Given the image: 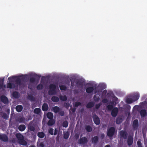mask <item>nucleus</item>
Listing matches in <instances>:
<instances>
[{"mask_svg": "<svg viewBox=\"0 0 147 147\" xmlns=\"http://www.w3.org/2000/svg\"><path fill=\"white\" fill-rule=\"evenodd\" d=\"M28 129L31 131H34L35 129L34 127L32 125H30L29 126Z\"/></svg>", "mask_w": 147, "mask_h": 147, "instance_id": "nucleus-44", "label": "nucleus"}, {"mask_svg": "<svg viewBox=\"0 0 147 147\" xmlns=\"http://www.w3.org/2000/svg\"><path fill=\"white\" fill-rule=\"evenodd\" d=\"M138 146L142 145V144L141 143L140 140H139L137 142Z\"/></svg>", "mask_w": 147, "mask_h": 147, "instance_id": "nucleus-52", "label": "nucleus"}, {"mask_svg": "<svg viewBox=\"0 0 147 147\" xmlns=\"http://www.w3.org/2000/svg\"><path fill=\"white\" fill-rule=\"evenodd\" d=\"M139 125L138 121V119H135L133 121L132 127L134 129H137Z\"/></svg>", "mask_w": 147, "mask_h": 147, "instance_id": "nucleus-11", "label": "nucleus"}, {"mask_svg": "<svg viewBox=\"0 0 147 147\" xmlns=\"http://www.w3.org/2000/svg\"><path fill=\"white\" fill-rule=\"evenodd\" d=\"M26 126L24 125H21L18 127V129L21 131H24L26 129Z\"/></svg>", "mask_w": 147, "mask_h": 147, "instance_id": "nucleus-21", "label": "nucleus"}, {"mask_svg": "<svg viewBox=\"0 0 147 147\" xmlns=\"http://www.w3.org/2000/svg\"><path fill=\"white\" fill-rule=\"evenodd\" d=\"M29 147H36V146L34 145H32V146H31Z\"/></svg>", "mask_w": 147, "mask_h": 147, "instance_id": "nucleus-61", "label": "nucleus"}, {"mask_svg": "<svg viewBox=\"0 0 147 147\" xmlns=\"http://www.w3.org/2000/svg\"><path fill=\"white\" fill-rule=\"evenodd\" d=\"M139 94L138 93H136L133 95L132 99H133L134 101H135L139 98Z\"/></svg>", "mask_w": 147, "mask_h": 147, "instance_id": "nucleus-19", "label": "nucleus"}, {"mask_svg": "<svg viewBox=\"0 0 147 147\" xmlns=\"http://www.w3.org/2000/svg\"><path fill=\"white\" fill-rule=\"evenodd\" d=\"M134 138L133 136L129 135L128 136L127 140V143L128 145L131 146L133 143Z\"/></svg>", "mask_w": 147, "mask_h": 147, "instance_id": "nucleus-9", "label": "nucleus"}, {"mask_svg": "<svg viewBox=\"0 0 147 147\" xmlns=\"http://www.w3.org/2000/svg\"><path fill=\"white\" fill-rule=\"evenodd\" d=\"M76 108L75 107H74V108L72 110V111L73 113L76 110Z\"/></svg>", "mask_w": 147, "mask_h": 147, "instance_id": "nucleus-59", "label": "nucleus"}, {"mask_svg": "<svg viewBox=\"0 0 147 147\" xmlns=\"http://www.w3.org/2000/svg\"><path fill=\"white\" fill-rule=\"evenodd\" d=\"M105 147H111L110 145H107L105 146Z\"/></svg>", "mask_w": 147, "mask_h": 147, "instance_id": "nucleus-60", "label": "nucleus"}, {"mask_svg": "<svg viewBox=\"0 0 147 147\" xmlns=\"http://www.w3.org/2000/svg\"><path fill=\"white\" fill-rule=\"evenodd\" d=\"M113 107V105H111L110 104H109L107 106L108 110L109 111L112 110L114 108Z\"/></svg>", "mask_w": 147, "mask_h": 147, "instance_id": "nucleus-42", "label": "nucleus"}, {"mask_svg": "<svg viewBox=\"0 0 147 147\" xmlns=\"http://www.w3.org/2000/svg\"><path fill=\"white\" fill-rule=\"evenodd\" d=\"M115 131V128L113 127H110L108 130L107 135L109 137H112L114 134Z\"/></svg>", "mask_w": 147, "mask_h": 147, "instance_id": "nucleus-2", "label": "nucleus"}, {"mask_svg": "<svg viewBox=\"0 0 147 147\" xmlns=\"http://www.w3.org/2000/svg\"><path fill=\"white\" fill-rule=\"evenodd\" d=\"M140 114L142 117H144L147 115L146 111L144 109H142L140 111Z\"/></svg>", "mask_w": 147, "mask_h": 147, "instance_id": "nucleus-17", "label": "nucleus"}, {"mask_svg": "<svg viewBox=\"0 0 147 147\" xmlns=\"http://www.w3.org/2000/svg\"><path fill=\"white\" fill-rule=\"evenodd\" d=\"M12 95L13 97L16 98H18L19 97V93L17 91L13 92V93Z\"/></svg>", "mask_w": 147, "mask_h": 147, "instance_id": "nucleus-34", "label": "nucleus"}, {"mask_svg": "<svg viewBox=\"0 0 147 147\" xmlns=\"http://www.w3.org/2000/svg\"><path fill=\"white\" fill-rule=\"evenodd\" d=\"M103 94L105 95L107 93V90H103Z\"/></svg>", "mask_w": 147, "mask_h": 147, "instance_id": "nucleus-56", "label": "nucleus"}, {"mask_svg": "<svg viewBox=\"0 0 147 147\" xmlns=\"http://www.w3.org/2000/svg\"><path fill=\"white\" fill-rule=\"evenodd\" d=\"M118 109L117 107H114L112 110L111 112V115L113 117H116L117 114L118 113Z\"/></svg>", "mask_w": 147, "mask_h": 147, "instance_id": "nucleus-7", "label": "nucleus"}, {"mask_svg": "<svg viewBox=\"0 0 147 147\" xmlns=\"http://www.w3.org/2000/svg\"><path fill=\"white\" fill-rule=\"evenodd\" d=\"M47 117L49 119H53V115L52 113L51 112H48L47 115Z\"/></svg>", "mask_w": 147, "mask_h": 147, "instance_id": "nucleus-23", "label": "nucleus"}, {"mask_svg": "<svg viewBox=\"0 0 147 147\" xmlns=\"http://www.w3.org/2000/svg\"><path fill=\"white\" fill-rule=\"evenodd\" d=\"M48 94L50 95H55L56 93V90H49L48 92Z\"/></svg>", "mask_w": 147, "mask_h": 147, "instance_id": "nucleus-24", "label": "nucleus"}, {"mask_svg": "<svg viewBox=\"0 0 147 147\" xmlns=\"http://www.w3.org/2000/svg\"><path fill=\"white\" fill-rule=\"evenodd\" d=\"M49 88L50 90H56V86L55 84H51L49 85Z\"/></svg>", "mask_w": 147, "mask_h": 147, "instance_id": "nucleus-33", "label": "nucleus"}, {"mask_svg": "<svg viewBox=\"0 0 147 147\" xmlns=\"http://www.w3.org/2000/svg\"><path fill=\"white\" fill-rule=\"evenodd\" d=\"M51 100L54 102H57L59 101V98L56 96H53L51 98Z\"/></svg>", "mask_w": 147, "mask_h": 147, "instance_id": "nucleus-27", "label": "nucleus"}, {"mask_svg": "<svg viewBox=\"0 0 147 147\" xmlns=\"http://www.w3.org/2000/svg\"><path fill=\"white\" fill-rule=\"evenodd\" d=\"M16 137L18 139V141L24 138L23 136L20 134H17L16 135Z\"/></svg>", "mask_w": 147, "mask_h": 147, "instance_id": "nucleus-35", "label": "nucleus"}, {"mask_svg": "<svg viewBox=\"0 0 147 147\" xmlns=\"http://www.w3.org/2000/svg\"><path fill=\"white\" fill-rule=\"evenodd\" d=\"M79 137V134H75L74 137L76 140H77L78 139Z\"/></svg>", "mask_w": 147, "mask_h": 147, "instance_id": "nucleus-49", "label": "nucleus"}, {"mask_svg": "<svg viewBox=\"0 0 147 147\" xmlns=\"http://www.w3.org/2000/svg\"><path fill=\"white\" fill-rule=\"evenodd\" d=\"M60 99L63 101H65L67 99V97L65 95L61 96L59 97Z\"/></svg>", "mask_w": 147, "mask_h": 147, "instance_id": "nucleus-37", "label": "nucleus"}, {"mask_svg": "<svg viewBox=\"0 0 147 147\" xmlns=\"http://www.w3.org/2000/svg\"><path fill=\"white\" fill-rule=\"evenodd\" d=\"M3 88H6V85H4L3 84Z\"/></svg>", "mask_w": 147, "mask_h": 147, "instance_id": "nucleus-62", "label": "nucleus"}, {"mask_svg": "<svg viewBox=\"0 0 147 147\" xmlns=\"http://www.w3.org/2000/svg\"><path fill=\"white\" fill-rule=\"evenodd\" d=\"M94 89V86L86 88V90L87 93H90L93 91Z\"/></svg>", "mask_w": 147, "mask_h": 147, "instance_id": "nucleus-15", "label": "nucleus"}, {"mask_svg": "<svg viewBox=\"0 0 147 147\" xmlns=\"http://www.w3.org/2000/svg\"><path fill=\"white\" fill-rule=\"evenodd\" d=\"M40 76L37 74L34 75L33 77L30 78L29 80L30 82L31 83H33L35 82L36 79L38 80L40 79Z\"/></svg>", "mask_w": 147, "mask_h": 147, "instance_id": "nucleus-4", "label": "nucleus"}, {"mask_svg": "<svg viewBox=\"0 0 147 147\" xmlns=\"http://www.w3.org/2000/svg\"><path fill=\"white\" fill-rule=\"evenodd\" d=\"M25 77L23 75L18 76H13L9 77L8 80L9 82H11L14 79L16 84L19 87H22L24 86L23 81Z\"/></svg>", "mask_w": 147, "mask_h": 147, "instance_id": "nucleus-1", "label": "nucleus"}, {"mask_svg": "<svg viewBox=\"0 0 147 147\" xmlns=\"http://www.w3.org/2000/svg\"><path fill=\"white\" fill-rule=\"evenodd\" d=\"M0 140L4 142H6L8 140V138L6 134H0Z\"/></svg>", "mask_w": 147, "mask_h": 147, "instance_id": "nucleus-8", "label": "nucleus"}, {"mask_svg": "<svg viewBox=\"0 0 147 147\" xmlns=\"http://www.w3.org/2000/svg\"><path fill=\"white\" fill-rule=\"evenodd\" d=\"M2 117L4 119H7L9 117V116L6 113H3Z\"/></svg>", "mask_w": 147, "mask_h": 147, "instance_id": "nucleus-47", "label": "nucleus"}, {"mask_svg": "<svg viewBox=\"0 0 147 147\" xmlns=\"http://www.w3.org/2000/svg\"><path fill=\"white\" fill-rule=\"evenodd\" d=\"M49 133L51 135H53V129L52 128H51L49 130Z\"/></svg>", "mask_w": 147, "mask_h": 147, "instance_id": "nucleus-45", "label": "nucleus"}, {"mask_svg": "<svg viewBox=\"0 0 147 147\" xmlns=\"http://www.w3.org/2000/svg\"><path fill=\"white\" fill-rule=\"evenodd\" d=\"M123 117L121 116H119L116 119V123L117 124H120L123 121Z\"/></svg>", "mask_w": 147, "mask_h": 147, "instance_id": "nucleus-12", "label": "nucleus"}, {"mask_svg": "<svg viewBox=\"0 0 147 147\" xmlns=\"http://www.w3.org/2000/svg\"><path fill=\"white\" fill-rule=\"evenodd\" d=\"M86 131L88 132H91L92 130V127L89 125H87L85 127Z\"/></svg>", "mask_w": 147, "mask_h": 147, "instance_id": "nucleus-31", "label": "nucleus"}, {"mask_svg": "<svg viewBox=\"0 0 147 147\" xmlns=\"http://www.w3.org/2000/svg\"><path fill=\"white\" fill-rule=\"evenodd\" d=\"M110 103L111 104V105H113V107L116 106V103L114 101H112L110 102Z\"/></svg>", "mask_w": 147, "mask_h": 147, "instance_id": "nucleus-51", "label": "nucleus"}, {"mask_svg": "<svg viewBox=\"0 0 147 147\" xmlns=\"http://www.w3.org/2000/svg\"><path fill=\"white\" fill-rule=\"evenodd\" d=\"M19 144L23 146H26L27 144V142L23 138L18 141Z\"/></svg>", "mask_w": 147, "mask_h": 147, "instance_id": "nucleus-18", "label": "nucleus"}, {"mask_svg": "<svg viewBox=\"0 0 147 147\" xmlns=\"http://www.w3.org/2000/svg\"><path fill=\"white\" fill-rule=\"evenodd\" d=\"M53 111L55 113H57L60 110L59 107L57 106H55L53 108Z\"/></svg>", "mask_w": 147, "mask_h": 147, "instance_id": "nucleus-32", "label": "nucleus"}, {"mask_svg": "<svg viewBox=\"0 0 147 147\" xmlns=\"http://www.w3.org/2000/svg\"><path fill=\"white\" fill-rule=\"evenodd\" d=\"M39 146L41 147H44L45 145L43 142H41L39 144Z\"/></svg>", "mask_w": 147, "mask_h": 147, "instance_id": "nucleus-55", "label": "nucleus"}, {"mask_svg": "<svg viewBox=\"0 0 147 147\" xmlns=\"http://www.w3.org/2000/svg\"><path fill=\"white\" fill-rule=\"evenodd\" d=\"M15 87V84L13 83L9 82L7 84V88H14Z\"/></svg>", "mask_w": 147, "mask_h": 147, "instance_id": "nucleus-14", "label": "nucleus"}, {"mask_svg": "<svg viewBox=\"0 0 147 147\" xmlns=\"http://www.w3.org/2000/svg\"><path fill=\"white\" fill-rule=\"evenodd\" d=\"M88 141V140L86 137L80 138L78 140V143L79 144L84 145L87 143Z\"/></svg>", "mask_w": 147, "mask_h": 147, "instance_id": "nucleus-3", "label": "nucleus"}, {"mask_svg": "<svg viewBox=\"0 0 147 147\" xmlns=\"http://www.w3.org/2000/svg\"><path fill=\"white\" fill-rule=\"evenodd\" d=\"M49 107L47 103H44L42 107V109L44 111H47Z\"/></svg>", "mask_w": 147, "mask_h": 147, "instance_id": "nucleus-16", "label": "nucleus"}, {"mask_svg": "<svg viewBox=\"0 0 147 147\" xmlns=\"http://www.w3.org/2000/svg\"><path fill=\"white\" fill-rule=\"evenodd\" d=\"M105 137V135L104 134H102L100 135V138L102 139H103Z\"/></svg>", "mask_w": 147, "mask_h": 147, "instance_id": "nucleus-57", "label": "nucleus"}, {"mask_svg": "<svg viewBox=\"0 0 147 147\" xmlns=\"http://www.w3.org/2000/svg\"><path fill=\"white\" fill-rule=\"evenodd\" d=\"M60 114L61 116H63L64 115V112L63 111H61L60 113Z\"/></svg>", "mask_w": 147, "mask_h": 147, "instance_id": "nucleus-58", "label": "nucleus"}, {"mask_svg": "<svg viewBox=\"0 0 147 147\" xmlns=\"http://www.w3.org/2000/svg\"><path fill=\"white\" fill-rule=\"evenodd\" d=\"M41 111V109L39 108H36L34 111V113L35 114H38Z\"/></svg>", "mask_w": 147, "mask_h": 147, "instance_id": "nucleus-38", "label": "nucleus"}, {"mask_svg": "<svg viewBox=\"0 0 147 147\" xmlns=\"http://www.w3.org/2000/svg\"><path fill=\"white\" fill-rule=\"evenodd\" d=\"M93 120L95 124L96 125H98L100 123V121L98 117L96 115H94Z\"/></svg>", "mask_w": 147, "mask_h": 147, "instance_id": "nucleus-6", "label": "nucleus"}, {"mask_svg": "<svg viewBox=\"0 0 147 147\" xmlns=\"http://www.w3.org/2000/svg\"><path fill=\"white\" fill-rule=\"evenodd\" d=\"M91 140L92 143L95 144H96L98 141V138L97 136H95L92 138Z\"/></svg>", "mask_w": 147, "mask_h": 147, "instance_id": "nucleus-13", "label": "nucleus"}, {"mask_svg": "<svg viewBox=\"0 0 147 147\" xmlns=\"http://www.w3.org/2000/svg\"><path fill=\"white\" fill-rule=\"evenodd\" d=\"M1 101L5 104H6L8 102V99L5 96H2L1 97Z\"/></svg>", "mask_w": 147, "mask_h": 147, "instance_id": "nucleus-10", "label": "nucleus"}, {"mask_svg": "<svg viewBox=\"0 0 147 147\" xmlns=\"http://www.w3.org/2000/svg\"><path fill=\"white\" fill-rule=\"evenodd\" d=\"M44 88V86L43 84H40L37 86L36 88L38 90H40Z\"/></svg>", "mask_w": 147, "mask_h": 147, "instance_id": "nucleus-40", "label": "nucleus"}, {"mask_svg": "<svg viewBox=\"0 0 147 147\" xmlns=\"http://www.w3.org/2000/svg\"><path fill=\"white\" fill-rule=\"evenodd\" d=\"M138 147H143L142 145L138 146Z\"/></svg>", "mask_w": 147, "mask_h": 147, "instance_id": "nucleus-63", "label": "nucleus"}, {"mask_svg": "<svg viewBox=\"0 0 147 147\" xmlns=\"http://www.w3.org/2000/svg\"><path fill=\"white\" fill-rule=\"evenodd\" d=\"M74 84L72 83V82L71 83V86H73Z\"/></svg>", "mask_w": 147, "mask_h": 147, "instance_id": "nucleus-64", "label": "nucleus"}, {"mask_svg": "<svg viewBox=\"0 0 147 147\" xmlns=\"http://www.w3.org/2000/svg\"><path fill=\"white\" fill-rule=\"evenodd\" d=\"M134 102L133 99L131 98H127L126 99V102L127 104H131Z\"/></svg>", "mask_w": 147, "mask_h": 147, "instance_id": "nucleus-36", "label": "nucleus"}, {"mask_svg": "<svg viewBox=\"0 0 147 147\" xmlns=\"http://www.w3.org/2000/svg\"><path fill=\"white\" fill-rule=\"evenodd\" d=\"M59 88L61 90H65L67 89L66 86L64 85H61L59 86Z\"/></svg>", "mask_w": 147, "mask_h": 147, "instance_id": "nucleus-43", "label": "nucleus"}, {"mask_svg": "<svg viewBox=\"0 0 147 147\" xmlns=\"http://www.w3.org/2000/svg\"><path fill=\"white\" fill-rule=\"evenodd\" d=\"M29 98L31 100H33L34 99V98L32 96H28Z\"/></svg>", "mask_w": 147, "mask_h": 147, "instance_id": "nucleus-54", "label": "nucleus"}, {"mask_svg": "<svg viewBox=\"0 0 147 147\" xmlns=\"http://www.w3.org/2000/svg\"><path fill=\"white\" fill-rule=\"evenodd\" d=\"M94 105V103L93 102H89L86 105L87 108H90L93 107Z\"/></svg>", "mask_w": 147, "mask_h": 147, "instance_id": "nucleus-20", "label": "nucleus"}, {"mask_svg": "<svg viewBox=\"0 0 147 147\" xmlns=\"http://www.w3.org/2000/svg\"><path fill=\"white\" fill-rule=\"evenodd\" d=\"M68 123L67 121H65L63 122L62 123V126L64 127H68Z\"/></svg>", "mask_w": 147, "mask_h": 147, "instance_id": "nucleus-39", "label": "nucleus"}, {"mask_svg": "<svg viewBox=\"0 0 147 147\" xmlns=\"http://www.w3.org/2000/svg\"><path fill=\"white\" fill-rule=\"evenodd\" d=\"M58 132V130L56 128L55 129L54 133V135H55L57 134Z\"/></svg>", "mask_w": 147, "mask_h": 147, "instance_id": "nucleus-53", "label": "nucleus"}, {"mask_svg": "<svg viewBox=\"0 0 147 147\" xmlns=\"http://www.w3.org/2000/svg\"><path fill=\"white\" fill-rule=\"evenodd\" d=\"M50 120L48 121L47 123V125L49 126L53 125L55 123V121L53 119H49Z\"/></svg>", "mask_w": 147, "mask_h": 147, "instance_id": "nucleus-25", "label": "nucleus"}, {"mask_svg": "<svg viewBox=\"0 0 147 147\" xmlns=\"http://www.w3.org/2000/svg\"><path fill=\"white\" fill-rule=\"evenodd\" d=\"M101 105V104L100 103L96 104L95 105V108L97 109H98Z\"/></svg>", "mask_w": 147, "mask_h": 147, "instance_id": "nucleus-48", "label": "nucleus"}, {"mask_svg": "<svg viewBox=\"0 0 147 147\" xmlns=\"http://www.w3.org/2000/svg\"><path fill=\"white\" fill-rule=\"evenodd\" d=\"M76 83L79 86L82 87L84 85V82L81 80H78L76 82Z\"/></svg>", "mask_w": 147, "mask_h": 147, "instance_id": "nucleus-26", "label": "nucleus"}, {"mask_svg": "<svg viewBox=\"0 0 147 147\" xmlns=\"http://www.w3.org/2000/svg\"><path fill=\"white\" fill-rule=\"evenodd\" d=\"M119 134L121 138H123L124 139H127L128 134L126 131L123 130L121 131L120 132Z\"/></svg>", "mask_w": 147, "mask_h": 147, "instance_id": "nucleus-5", "label": "nucleus"}, {"mask_svg": "<svg viewBox=\"0 0 147 147\" xmlns=\"http://www.w3.org/2000/svg\"><path fill=\"white\" fill-rule=\"evenodd\" d=\"M81 103L80 102H76L75 103L74 105V107H77L81 105Z\"/></svg>", "mask_w": 147, "mask_h": 147, "instance_id": "nucleus-46", "label": "nucleus"}, {"mask_svg": "<svg viewBox=\"0 0 147 147\" xmlns=\"http://www.w3.org/2000/svg\"><path fill=\"white\" fill-rule=\"evenodd\" d=\"M93 99L95 102H97L99 100L100 98L98 96H97L96 95H95L94 96Z\"/></svg>", "mask_w": 147, "mask_h": 147, "instance_id": "nucleus-41", "label": "nucleus"}, {"mask_svg": "<svg viewBox=\"0 0 147 147\" xmlns=\"http://www.w3.org/2000/svg\"><path fill=\"white\" fill-rule=\"evenodd\" d=\"M37 136L39 138H42L44 137L45 136V134L43 132H40L38 133L37 134Z\"/></svg>", "mask_w": 147, "mask_h": 147, "instance_id": "nucleus-28", "label": "nucleus"}, {"mask_svg": "<svg viewBox=\"0 0 147 147\" xmlns=\"http://www.w3.org/2000/svg\"><path fill=\"white\" fill-rule=\"evenodd\" d=\"M102 102L104 103H106L108 102V100L107 98H104L102 100Z\"/></svg>", "mask_w": 147, "mask_h": 147, "instance_id": "nucleus-50", "label": "nucleus"}, {"mask_svg": "<svg viewBox=\"0 0 147 147\" xmlns=\"http://www.w3.org/2000/svg\"><path fill=\"white\" fill-rule=\"evenodd\" d=\"M69 135V133L68 131L65 133H63V138L65 139H67L68 138Z\"/></svg>", "mask_w": 147, "mask_h": 147, "instance_id": "nucleus-29", "label": "nucleus"}, {"mask_svg": "<svg viewBox=\"0 0 147 147\" xmlns=\"http://www.w3.org/2000/svg\"><path fill=\"white\" fill-rule=\"evenodd\" d=\"M16 109L17 112H20L22 110L23 107L21 105H18L16 106Z\"/></svg>", "mask_w": 147, "mask_h": 147, "instance_id": "nucleus-22", "label": "nucleus"}, {"mask_svg": "<svg viewBox=\"0 0 147 147\" xmlns=\"http://www.w3.org/2000/svg\"><path fill=\"white\" fill-rule=\"evenodd\" d=\"M25 119L23 117H19L18 119V121L19 123H24Z\"/></svg>", "mask_w": 147, "mask_h": 147, "instance_id": "nucleus-30", "label": "nucleus"}]
</instances>
